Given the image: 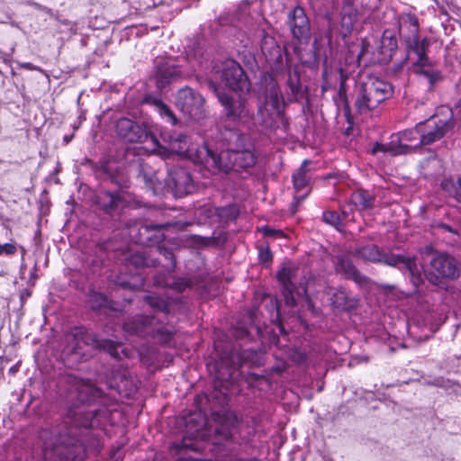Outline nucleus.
Masks as SVG:
<instances>
[{
	"label": "nucleus",
	"instance_id": "1",
	"mask_svg": "<svg viewBox=\"0 0 461 461\" xmlns=\"http://www.w3.org/2000/svg\"><path fill=\"white\" fill-rule=\"evenodd\" d=\"M220 135L222 146H226L220 153L213 152L206 144L199 147L189 145L185 134L166 132L163 139L169 143L171 151L185 154L194 163L203 165L213 172L246 170L255 165L256 157L250 149L246 148L245 136L240 131L226 128Z\"/></svg>",
	"mask_w": 461,
	"mask_h": 461
},
{
	"label": "nucleus",
	"instance_id": "2",
	"mask_svg": "<svg viewBox=\"0 0 461 461\" xmlns=\"http://www.w3.org/2000/svg\"><path fill=\"white\" fill-rule=\"evenodd\" d=\"M59 404L67 410V418L72 428L68 432L70 439L62 438L65 445L74 446L80 442L81 429L98 427L108 418L107 409H96L90 403L100 401L105 403L103 392L89 381L73 375L61 377L59 383Z\"/></svg>",
	"mask_w": 461,
	"mask_h": 461
},
{
	"label": "nucleus",
	"instance_id": "3",
	"mask_svg": "<svg viewBox=\"0 0 461 461\" xmlns=\"http://www.w3.org/2000/svg\"><path fill=\"white\" fill-rule=\"evenodd\" d=\"M419 20L414 14H407L401 18L399 32L403 39L408 53L413 52L416 59L412 62V69L417 74L425 76L430 86L442 79L439 70L432 68L433 61L427 55L429 40L420 39Z\"/></svg>",
	"mask_w": 461,
	"mask_h": 461
},
{
	"label": "nucleus",
	"instance_id": "4",
	"mask_svg": "<svg viewBox=\"0 0 461 461\" xmlns=\"http://www.w3.org/2000/svg\"><path fill=\"white\" fill-rule=\"evenodd\" d=\"M64 347L62 354L66 356H77L78 359L89 357L88 348L104 350L113 358L120 357L119 348L121 345L111 339H99L96 334L90 332L82 326L71 328L64 334Z\"/></svg>",
	"mask_w": 461,
	"mask_h": 461
},
{
	"label": "nucleus",
	"instance_id": "5",
	"mask_svg": "<svg viewBox=\"0 0 461 461\" xmlns=\"http://www.w3.org/2000/svg\"><path fill=\"white\" fill-rule=\"evenodd\" d=\"M393 94L391 84L377 77H368L357 85L355 106L365 114L377 108Z\"/></svg>",
	"mask_w": 461,
	"mask_h": 461
},
{
	"label": "nucleus",
	"instance_id": "6",
	"mask_svg": "<svg viewBox=\"0 0 461 461\" xmlns=\"http://www.w3.org/2000/svg\"><path fill=\"white\" fill-rule=\"evenodd\" d=\"M115 132L119 138L129 143H141L150 140L155 148L158 149L159 155L165 158H168L173 154H178L171 151L169 143L163 139V134L166 132L172 135L179 134L178 132L167 130L161 131V139L167 145V147H164L159 144L157 137L149 131L144 124H140L126 117H122L116 121Z\"/></svg>",
	"mask_w": 461,
	"mask_h": 461
},
{
	"label": "nucleus",
	"instance_id": "7",
	"mask_svg": "<svg viewBox=\"0 0 461 461\" xmlns=\"http://www.w3.org/2000/svg\"><path fill=\"white\" fill-rule=\"evenodd\" d=\"M453 111L447 106H441L427 120L418 123L420 141L414 148L433 144L444 138L455 127Z\"/></svg>",
	"mask_w": 461,
	"mask_h": 461
},
{
	"label": "nucleus",
	"instance_id": "8",
	"mask_svg": "<svg viewBox=\"0 0 461 461\" xmlns=\"http://www.w3.org/2000/svg\"><path fill=\"white\" fill-rule=\"evenodd\" d=\"M357 254L371 262H383L391 267H396L401 269H406L410 276L413 285L418 288L422 284V274L416 264L414 257H404L392 253H384L375 245L364 246L357 250Z\"/></svg>",
	"mask_w": 461,
	"mask_h": 461
},
{
	"label": "nucleus",
	"instance_id": "9",
	"mask_svg": "<svg viewBox=\"0 0 461 461\" xmlns=\"http://www.w3.org/2000/svg\"><path fill=\"white\" fill-rule=\"evenodd\" d=\"M157 317L135 315L123 324V330L130 335L152 337L161 344H167L173 339L175 331L156 321Z\"/></svg>",
	"mask_w": 461,
	"mask_h": 461
},
{
	"label": "nucleus",
	"instance_id": "10",
	"mask_svg": "<svg viewBox=\"0 0 461 461\" xmlns=\"http://www.w3.org/2000/svg\"><path fill=\"white\" fill-rule=\"evenodd\" d=\"M274 113L279 117L285 129L288 126V121L284 116V99L280 87L273 84L268 90L265 104L258 106V117L260 124L266 129L274 128Z\"/></svg>",
	"mask_w": 461,
	"mask_h": 461
},
{
	"label": "nucleus",
	"instance_id": "11",
	"mask_svg": "<svg viewBox=\"0 0 461 461\" xmlns=\"http://www.w3.org/2000/svg\"><path fill=\"white\" fill-rule=\"evenodd\" d=\"M209 89L214 93L223 106L225 115L233 122H249L254 116V113L249 108L244 99H234L230 95L220 90L219 86L212 80L208 81Z\"/></svg>",
	"mask_w": 461,
	"mask_h": 461
},
{
	"label": "nucleus",
	"instance_id": "12",
	"mask_svg": "<svg viewBox=\"0 0 461 461\" xmlns=\"http://www.w3.org/2000/svg\"><path fill=\"white\" fill-rule=\"evenodd\" d=\"M299 268L289 263L285 265L277 273L276 279L281 285V292L287 306H295L298 298L306 295V287L299 288L296 285V278Z\"/></svg>",
	"mask_w": 461,
	"mask_h": 461
},
{
	"label": "nucleus",
	"instance_id": "13",
	"mask_svg": "<svg viewBox=\"0 0 461 461\" xmlns=\"http://www.w3.org/2000/svg\"><path fill=\"white\" fill-rule=\"evenodd\" d=\"M218 72L226 86L232 91L239 93L249 91L250 82L241 66L234 59H228L222 61Z\"/></svg>",
	"mask_w": 461,
	"mask_h": 461
},
{
	"label": "nucleus",
	"instance_id": "14",
	"mask_svg": "<svg viewBox=\"0 0 461 461\" xmlns=\"http://www.w3.org/2000/svg\"><path fill=\"white\" fill-rule=\"evenodd\" d=\"M426 277L432 285H438L441 279H455L459 276V270L454 258L447 254L435 255L429 263Z\"/></svg>",
	"mask_w": 461,
	"mask_h": 461
},
{
	"label": "nucleus",
	"instance_id": "15",
	"mask_svg": "<svg viewBox=\"0 0 461 461\" xmlns=\"http://www.w3.org/2000/svg\"><path fill=\"white\" fill-rule=\"evenodd\" d=\"M166 185L176 197H184L196 190L191 173L181 167L168 170Z\"/></svg>",
	"mask_w": 461,
	"mask_h": 461
},
{
	"label": "nucleus",
	"instance_id": "16",
	"mask_svg": "<svg viewBox=\"0 0 461 461\" xmlns=\"http://www.w3.org/2000/svg\"><path fill=\"white\" fill-rule=\"evenodd\" d=\"M203 97L190 87L180 89L176 95V105L193 120H198L203 114Z\"/></svg>",
	"mask_w": 461,
	"mask_h": 461
},
{
	"label": "nucleus",
	"instance_id": "17",
	"mask_svg": "<svg viewBox=\"0 0 461 461\" xmlns=\"http://www.w3.org/2000/svg\"><path fill=\"white\" fill-rule=\"evenodd\" d=\"M168 224H140L130 229L131 239L140 245L154 246L158 244L165 238L162 230Z\"/></svg>",
	"mask_w": 461,
	"mask_h": 461
},
{
	"label": "nucleus",
	"instance_id": "18",
	"mask_svg": "<svg viewBox=\"0 0 461 461\" xmlns=\"http://www.w3.org/2000/svg\"><path fill=\"white\" fill-rule=\"evenodd\" d=\"M332 263L335 273L340 275L343 278L352 280L359 286H366L369 284V278L358 271L348 254L334 256Z\"/></svg>",
	"mask_w": 461,
	"mask_h": 461
},
{
	"label": "nucleus",
	"instance_id": "19",
	"mask_svg": "<svg viewBox=\"0 0 461 461\" xmlns=\"http://www.w3.org/2000/svg\"><path fill=\"white\" fill-rule=\"evenodd\" d=\"M290 31L298 41L306 42L311 38V26L303 8L294 7L288 14Z\"/></svg>",
	"mask_w": 461,
	"mask_h": 461
},
{
	"label": "nucleus",
	"instance_id": "20",
	"mask_svg": "<svg viewBox=\"0 0 461 461\" xmlns=\"http://www.w3.org/2000/svg\"><path fill=\"white\" fill-rule=\"evenodd\" d=\"M179 77H182V70L174 59H166L157 64L155 77L158 87H164Z\"/></svg>",
	"mask_w": 461,
	"mask_h": 461
},
{
	"label": "nucleus",
	"instance_id": "21",
	"mask_svg": "<svg viewBox=\"0 0 461 461\" xmlns=\"http://www.w3.org/2000/svg\"><path fill=\"white\" fill-rule=\"evenodd\" d=\"M125 203L124 194L122 191L101 190L96 194V203L105 212H111Z\"/></svg>",
	"mask_w": 461,
	"mask_h": 461
},
{
	"label": "nucleus",
	"instance_id": "22",
	"mask_svg": "<svg viewBox=\"0 0 461 461\" xmlns=\"http://www.w3.org/2000/svg\"><path fill=\"white\" fill-rule=\"evenodd\" d=\"M186 60L189 62L191 69L196 71L207 65L209 53L200 41H195L186 53Z\"/></svg>",
	"mask_w": 461,
	"mask_h": 461
},
{
	"label": "nucleus",
	"instance_id": "23",
	"mask_svg": "<svg viewBox=\"0 0 461 461\" xmlns=\"http://www.w3.org/2000/svg\"><path fill=\"white\" fill-rule=\"evenodd\" d=\"M330 300L334 307L345 311L355 309L358 303V299L352 296L344 287L336 289Z\"/></svg>",
	"mask_w": 461,
	"mask_h": 461
},
{
	"label": "nucleus",
	"instance_id": "24",
	"mask_svg": "<svg viewBox=\"0 0 461 461\" xmlns=\"http://www.w3.org/2000/svg\"><path fill=\"white\" fill-rule=\"evenodd\" d=\"M357 10L350 4H345L341 10L340 34L343 38L348 37L357 20Z\"/></svg>",
	"mask_w": 461,
	"mask_h": 461
},
{
	"label": "nucleus",
	"instance_id": "25",
	"mask_svg": "<svg viewBox=\"0 0 461 461\" xmlns=\"http://www.w3.org/2000/svg\"><path fill=\"white\" fill-rule=\"evenodd\" d=\"M375 196L365 189H357L351 194L350 203L359 211L371 210L375 206Z\"/></svg>",
	"mask_w": 461,
	"mask_h": 461
},
{
	"label": "nucleus",
	"instance_id": "26",
	"mask_svg": "<svg viewBox=\"0 0 461 461\" xmlns=\"http://www.w3.org/2000/svg\"><path fill=\"white\" fill-rule=\"evenodd\" d=\"M212 418L214 421L221 423L220 427L214 429V436L216 440H212L213 445L220 444L221 440H228L231 437V431L229 426L226 425L227 415L221 414L220 412H213Z\"/></svg>",
	"mask_w": 461,
	"mask_h": 461
},
{
	"label": "nucleus",
	"instance_id": "27",
	"mask_svg": "<svg viewBox=\"0 0 461 461\" xmlns=\"http://www.w3.org/2000/svg\"><path fill=\"white\" fill-rule=\"evenodd\" d=\"M308 161L304 160L295 173L293 174V184L298 193L306 188L310 183L311 176L307 169Z\"/></svg>",
	"mask_w": 461,
	"mask_h": 461
},
{
	"label": "nucleus",
	"instance_id": "28",
	"mask_svg": "<svg viewBox=\"0 0 461 461\" xmlns=\"http://www.w3.org/2000/svg\"><path fill=\"white\" fill-rule=\"evenodd\" d=\"M144 301L156 312L167 315L171 311V304L156 294L145 295Z\"/></svg>",
	"mask_w": 461,
	"mask_h": 461
},
{
	"label": "nucleus",
	"instance_id": "29",
	"mask_svg": "<svg viewBox=\"0 0 461 461\" xmlns=\"http://www.w3.org/2000/svg\"><path fill=\"white\" fill-rule=\"evenodd\" d=\"M398 44L395 35L385 30L381 37V52L384 55L392 57L393 53L397 50Z\"/></svg>",
	"mask_w": 461,
	"mask_h": 461
},
{
	"label": "nucleus",
	"instance_id": "30",
	"mask_svg": "<svg viewBox=\"0 0 461 461\" xmlns=\"http://www.w3.org/2000/svg\"><path fill=\"white\" fill-rule=\"evenodd\" d=\"M287 86L290 89L293 98L297 100L303 95V86L300 81V76L297 72H289Z\"/></svg>",
	"mask_w": 461,
	"mask_h": 461
},
{
	"label": "nucleus",
	"instance_id": "31",
	"mask_svg": "<svg viewBox=\"0 0 461 461\" xmlns=\"http://www.w3.org/2000/svg\"><path fill=\"white\" fill-rule=\"evenodd\" d=\"M409 149V146L400 144L399 146L395 147L391 144H382L375 142L372 148V153L375 154L377 152H383V153H390L392 155H399L402 153L406 152V150Z\"/></svg>",
	"mask_w": 461,
	"mask_h": 461
},
{
	"label": "nucleus",
	"instance_id": "32",
	"mask_svg": "<svg viewBox=\"0 0 461 461\" xmlns=\"http://www.w3.org/2000/svg\"><path fill=\"white\" fill-rule=\"evenodd\" d=\"M216 215L223 221L235 220L239 215V210L234 204H229L215 209Z\"/></svg>",
	"mask_w": 461,
	"mask_h": 461
},
{
	"label": "nucleus",
	"instance_id": "33",
	"mask_svg": "<svg viewBox=\"0 0 461 461\" xmlns=\"http://www.w3.org/2000/svg\"><path fill=\"white\" fill-rule=\"evenodd\" d=\"M130 261L136 267H154L157 265V260H153L147 257L145 252H137L133 254L131 257Z\"/></svg>",
	"mask_w": 461,
	"mask_h": 461
},
{
	"label": "nucleus",
	"instance_id": "34",
	"mask_svg": "<svg viewBox=\"0 0 461 461\" xmlns=\"http://www.w3.org/2000/svg\"><path fill=\"white\" fill-rule=\"evenodd\" d=\"M156 252H158L159 255L163 256L166 260H167V263L166 264V267L172 271L176 267V260L174 258V254L170 249L166 248L162 245H158L155 248Z\"/></svg>",
	"mask_w": 461,
	"mask_h": 461
},
{
	"label": "nucleus",
	"instance_id": "35",
	"mask_svg": "<svg viewBox=\"0 0 461 461\" xmlns=\"http://www.w3.org/2000/svg\"><path fill=\"white\" fill-rule=\"evenodd\" d=\"M322 220L327 224H330L340 230L341 228V216L335 211H325L322 213Z\"/></svg>",
	"mask_w": 461,
	"mask_h": 461
},
{
	"label": "nucleus",
	"instance_id": "36",
	"mask_svg": "<svg viewBox=\"0 0 461 461\" xmlns=\"http://www.w3.org/2000/svg\"><path fill=\"white\" fill-rule=\"evenodd\" d=\"M114 387L119 393H122V390L125 389V395H129L136 389V386L133 384L132 381L130 380L125 374L121 375L120 382L116 383Z\"/></svg>",
	"mask_w": 461,
	"mask_h": 461
},
{
	"label": "nucleus",
	"instance_id": "37",
	"mask_svg": "<svg viewBox=\"0 0 461 461\" xmlns=\"http://www.w3.org/2000/svg\"><path fill=\"white\" fill-rule=\"evenodd\" d=\"M157 106L160 115L165 118L168 122L172 125H176L177 123V118L173 113V111L161 101L157 102Z\"/></svg>",
	"mask_w": 461,
	"mask_h": 461
},
{
	"label": "nucleus",
	"instance_id": "38",
	"mask_svg": "<svg viewBox=\"0 0 461 461\" xmlns=\"http://www.w3.org/2000/svg\"><path fill=\"white\" fill-rule=\"evenodd\" d=\"M317 41H314L312 50L310 51V57L305 59L303 54H301L300 59L302 62L308 67H316L319 63Z\"/></svg>",
	"mask_w": 461,
	"mask_h": 461
},
{
	"label": "nucleus",
	"instance_id": "39",
	"mask_svg": "<svg viewBox=\"0 0 461 461\" xmlns=\"http://www.w3.org/2000/svg\"><path fill=\"white\" fill-rule=\"evenodd\" d=\"M312 8L319 14H327L330 10V0H309Z\"/></svg>",
	"mask_w": 461,
	"mask_h": 461
},
{
	"label": "nucleus",
	"instance_id": "40",
	"mask_svg": "<svg viewBox=\"0 0 461 461\" xmlns=\"http://www.w3.org/2000/svg\"><path fill=\"white\" fill-rule=\"evenodd\" d=\"M165 286H171L173 289L182 292L185 288L190 287L192 285V281L190 279L179 277L176 279L172 284L165 283Z\"/></svg>",
	"mask_w": 461,
	"mask_h": 461
},
{
	"label": "nucleus",
	"instance_id": "41",
	"mask_svg": "<svg viewBox=\"0 0 461 461\" xmlns=\"http://www.w3.org/2000/svg\"><path fill=\"white\" fill-rule=\"evenodd\" d=\"M401 140L406 141H420V131H418V123L413 129L406 130L402 131L401 135Z\"/></svg>",
	"mask_w": 461,
	"mask_h": 461
},
{
	"label": "nucleus",
	"instance_id": "42",
	"mask_svg": "<svg viewBox=\"0 0 461 461\" xmlns=\"http://www.w3.org/2000/svg\"><path fill=\"white\" fill-rule=\"evenodd\" d=\"M91 307L93 309H99L105 305L107 300L106 297L100 293H93L90 295Z\"/></svg>",
	"mask_w": 461,
	"mask_h": 461
},
{
	"label": "nucleus",
	"instance_id": "43",
	"mask_svg": "<svg viewBox=\"0 0 461 461\" xmlns=\"http://www.w3.org/2000/svg\"><path fill=\"white\" fill-rule=\"evenodd\" d=\"M258 260L260 263L269 264L273 260V255L268 246L261 247L258 250Z\"/></svg>",
	"mask_w": 461,
	"mask_h": 461
},
{
	"label": "nucleus",
	"instance_id": "44",
	"mask_svg": "<svg viewBox=\"0 0 461 461\" xmlns=\"http://www.w3.org/2000/svg\"><path fill=\"white\" fill-rule=\"evenodd\" d=\"M258 231L263 233L267 237L284 238L285 234L283 230L273 229L267 226H264L258 229Z\"/></svg>",
	"mask_w": 461,
	"mask_h": 461
},
{
	"label": "nucleus",
	"instance_id": "45",
	"mask_svg": "<svg viewBox=\"0 0 461 461\" xmlns=\"http://www.w3.org/2000/svg\"><path fill=\"white\" fill-rule=\"evenodd\" d=\"M17 252L15 243L0 244V256H13Z\"/></svg>",
	"mask_w": 461,
	"mask_h": 461
},
{
	"label": "nucleus",
	"instance_id": "46",
	"mask_svg": "<svg viewBox=\"0 0 461 461\" xmlns=\"http://www.w3.org/2000/svg\"><path fill=\"white\" fill-rule=\"evenodd\" d=\"M370 48V42L366 38H363L361 40V49L360 51L357 54V60L360 61V59L368 52Z\"/></svg>",
	"mask_w": 461,
	"mask_h": 461
},
{
	"label": "nucleus",
	"instance_id": "47",
	"mask_svg": "<svg viewBox=\"0 0 461 461\" xmlns=\"http://www.w3.org/2000/svg\"><path fill=\"white\" fill-rule=\"evenodd\" d=\"M217 373L218 374L216 376L218 379L228 381V380L231 379L233 376L234 367L232 366H228L227 367V375L221 373L220 369L217 371Z\"/></svg>",
	"mask_w": 461,
	"mask_h": 461
},
{
	"label": "nucleus",
	"instance_id": "48",
	"mask_svg": "<svg viewBox=\"0 0 461 461\" xmlns=\"http://www.w3.org/2000/svg\"><path fill=\"white\" fill-rule=\"evenodd\" d=\"M32 6L39 11L44 12L45 14L51 17L54 16L53 11L47 6L41 5L38 3H32Z\"/></svg>",
	"mask_w": 461,
	"mask_h": 461
},
{
	"label": "nucleus",
	"instance_id": "49",
	"mask_svg": "<svg viewBox=\"0 0 461 461\" xmlns=\"http://www.w3.org/2000/svg\"><path fill=\"white\" fill-rule=\"evenodd\" d=\"M455 198L461 203V176L457 180V184L455 186Z\"/></svg>",
	"mask_w": 461,
	"mask_h": 461
},
{
	"label": "nucleus",
	"instance_id": "50",
	"mask_svg": "<svg viewBox=\"0 0 461 461\" xmlns=\"http://www.w3.org/2000/svg\"><path fill=\"white\" fill-rule=\"evenodd\" d=\"M308 194H309V191H308V192H306V193H305V194H296V195L294 196V202H295L296 203H302V202L306 198V196H307Z\"/></svg>",
	"mask_w": 461,
	"mask_h": 461
},
{
	"label": "nucleus",
	"instance_id": "51",
	"mask_svg": "<svg viewBox=\"0 0 461 461\" xmlns=\"http://www.w3.org/2000/svg\"><path fill=\"white\" fill-rule=\"evenodd\" d=\"M231 461H260V459L258 457H251V458L239 457V458H235Z\"/></svg>",
	"mask_w": 461,
	"mask_h": 461
},
{
	"label": "nucleus",
	"instance_id": "52",
	"mask_svg": "<svg viewBox=\"0 0 461 461\" xmlns=\"http://www.w3.org/2000/svg\"><path fill=\"white\" fill-rule=\"evenodd\" d=\"M23 68H26V69H29V70H35L36 69V67L30 63V62H27V63H23L22 65Z\"/></svg>",
	"mask_w": 461,
	"mask_h": 461
},
{
	"label": "nucleus",
	"instance_id": "53",
	"mask_svg": "<svg viewBox=\"0 0 461 461\" xmlns=\"http://www.w3.org/2000/svg\"><path fill=\"white\" fill-rule=\"evenodd\" d=\"M340 210H341V213L343 215V218H348V212L347 211L346 209V206H340Z\"/></svg>",
	"mask_w": 461,
	"mask_h": 461
},
{
	"label": "nucleus",
	"instance_id": "54",
	"mask_svg": "<svg viewBox=\"0 0 461 461\" xmlns=\"http://www.w3.org/2000/svg\"><path fill=\"white\" fill-rule=\"evenodd\" d=\"M120 285L122 286V287H130V284L127 283V282H122V283L120 284Z\"/></svg>",
	"mask_w": 461,
	"mask_h": 461
},
{
	"label": "nucleus",
	"instance_id": "55",
	"mask_svg": "<svg viewBox=\"0 0 461 461\" xmlns=\"http://www.w3.org/2000/svg\"><path fill=\"white\" fill-rule=\"evenodd\" d=\"M443 227H444V229H446V230H447L449 231L451 230V228L449 226H447V225H443Z\"/></svg>",
	"mask_w": 461,
	"mask_h": 461
},
{
	"label": "nucleus",
	"instance_id": "56",
	"mask_svg": "<svg viewBox=\"0 0 461 461\" xmlns=\"http://www.w3.org/2000/svg\"><path fill=\"white\" fill-rule=\"evenodd\" d=\"M64 140H65V141H66L67 143L70 140V139H69L68 137H67V136L65 137V139H64Z\"/></svg>",
	"mask_w": 461,
	"mask_h": 461
}]
</instances>
